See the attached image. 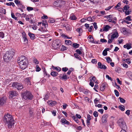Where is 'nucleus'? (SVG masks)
<instances>
[{
  "label": "nucleus",
  "instance_id": "f257e3e1",
  "mask_svg": "<svg viewBox=\"0 0 132 132\" xmlns=\"http://www.w3.org/2000/svg\"><path fill=\"white\" fill-rule=\"evenodd\" d=\"M18 63L21 69L23 70L25 69L28 65V61L26 57L21 55L17 59Z\"/></svg>",
  "mask_w": 132,
  "mask_h": 132
},
{
  "label": "nucleus",
  "instance_id": "f03ea898",
  "mask_svg": "<svg viewBox=\"0 0 132 132\" xmlns=\"http://www.w3.org/2000/svg\"><path fill=\"white\" fill-rule=\"evenodd\" d=\"M3 120L6 124H7L8 128H11L14 124V120L11 115L8 114L5 115L3 118Z\"/></svg>",
  "mask_w": 132,
  "mask_h": 132
},
{
  "label": "nucleus",
  "instance_id": "7ed1b4c3",
  "mask_svg": "<svg viewBox=\"0 0 132 132\" xmlns=\"http://www.w3.org/2000/svg\"><path fill=\"white\" fill-rule=\"evenodd\" d=\"M23 98L26 100H31L33 97V96L29 91L26 90L22 93Z\"/></svg>",
  "mask_w": 132,
  "mask_h": 132
},
{
  "label": "nucleus",
  "instance_id": "20e7f679",
  "mask_svg": "<svg viewBox=\"0 0 132 132\" xmlns=\"http://www.w3.org/2000/svg\"><path fill=\"white\" fill-rule=\"evenodd\" d=\"M13 55L12 51H7L4 56L3 59L5 61L8 62L12 58Z\"/></svg>",
  "mask_w": 132,
  "mask_h": 132
},
{
  "label": "nucleus",
  "instance_id": "39448f33",
  "mask_svg": "<svg viewBox=\"0 0 132 132\" xmlns=\"http://www.w3.org/2000/svg\"><path fill=\"white\" fill-rule=\"evenodd\" d=\"M117 123L120 127L122 129H126L127 127L123 119L122 118L119 119L117 121Z\"/></svg>",
  "mask_w": 132,
  "mask_h": 132
},
{
  "label": "nucleus",
  "instance_id": "423d86ee",
  "mask_svg": "<svg viewBox=\"0 0 132 132\" xmlns=\"http://www.w3.org/2000/svg\"><path fill=\"white\" fill-rule=\"evenodd\" d=\"M61 45L60 41L59 40H56L52 44V46L54 49L55 50H58L60 48V46Z\"/></svg>",
  "mask_w": 132,
  "mask_h": 132
},
{
  "label": "nucleus",
  "instance_id": "0eeeda50",
  "mask_svg": "<svg viewBox=\"0 0 132 132\" xmlns=\"http://www.w3.org/2000/svg\"><path fill=\"white\" fill-rule=\"evenodd\" d=\"M12 86L16 88L18 90H21L23 88V85L22 84L16 82H13Z\"/></svg>",
  "mask_w": 132,
  "mask_h": 132
},
{
  "label": "nucleus",
  "instance_id": "6e6552de",
  "mask_svg": "<svg viewBox=\"0 0 132 132\" xmlns=\"http://www.w3.org/2000/svg\"><path fill=\"white\" fill-rule=\"evenodd\" d=\"M112 35L111 36V38L113 40L114 38H117L119 36V34L117 29H114L112 32Z\"/></svg>",
  "mask_w": 132,
  "mask_h": 132
},
{
  "label": "nucleus",
  "instance_id": "1a4fd4ad",
  "mask_svg": "<svg viewBox=\"0 0 132 132\" xmlns=\"http://www.w3.org/2000/svg\"><path fill=\"white\" fill-rule=\"evenodd\" d=\"M7 98L5 96L0 98V106H2L5 104L6 102Z\"/></svg>",
  "mask_w": 132,
  "mask_h": 132
},
{
  "label": "nucleus",
  "instance_id": "9d476101",
  "mask_svg": "<svg viewBox=\"0 0 132 132\" xmlns=\"http://www.w3.org/2000/svg\"><path fill=\"white\" fill-rule=\"evenodd\" d=\"M87 38L88 40L90 41V42L95 44H98V42H99V41H94V39L92 36H89Z\"/></svg>",
  "mask_w": 132,
  "mask_h": 132
},
{
  "label": "nucleus",
  "instance_id": "9b49d317",
  "mask_svg": "<svg viewBox=\"0 0 132 132\" xmlns=\"http://www.w3.org/2000/svg\"><path fill=\"white\" fill-rule=\"evenodd\" d=\"M108 116V114H104L103 116L102 119V121L103 123H105L107 122L106 119Z\"/></svg>",
  "mask_w": 132,
  "mask_h": 132
},
{
  "label": "nucleus",
  "instance_id": "f8f14e48",
  "mask_svg": "<svg viewBox=\"0 0 132 132\" xmlns=\"http://www.w3.org/2000/svg\"><path fill=\"white\" fill-rule=\"evenodd\" d=\"M9 97L10 98H12L14 96H15L17 95V93L15 91H12L10 92Z\"/></svg>",
  "mask_w": 132,
  "mask_h": 132
},
{
  "label": "nucleus",
  "instance_id": "ddd939ff",
  "mask_svg": "<svg viewBox=\"0 0 132 132\" xmlns=\"http://www.w3.org/2000/svg\"><path fill=\"white\" fill-rule=\"evenodd\" d=\"M98 67L101 69H103L104 70L106 69L107 67L104 65H102L101 63L100 62H99L98 63Z\"/></svg>",
  "mask_w": 132,
  "mask_h": 132
},
{
  "label": "nucleus",
  "instance_id": "4468645a",
  "mask_svg": "<svg viewBox=\"0 0 132 132\" xmlns=\"http://www.w3.org/2000/svg\"><path fill=\"white\" fill-rule=\"evenodd\" d=\"M48 104L51 106H53L57 103L55 101H48Z\"/></svg>",
  "mask_w": 132,
  "mask_h": 132
},
{
  "label": "nucleus",
  "instance_id": "2eb2a0df",
  "mask_svg": "<svg viewBox=\"0 0 132 132\" xmlns=\"http://www.w3.org/2000/svg\"><path fill=\"white\" fill-rule=\"evenodd\" d=\"M107 85V84L105 82L102 84L100 87V90L102 91H104Z\"/></svg>",
  "mask_w": 132,
  "mask_h": 132
},
{
  "label": "nucleus",
  "instance_id": "dca6fc26",
  "mask_svg": "<svg viewBox=\"0 0 132 132\" xmlns=\"http://www.w3.org/2000/svg\"><path fill=\"white\" fill-rule=\"evenodd\" d=\"M60 77L61 79H63L65 80H67L69 78V77H67L65 73H63L62 75L61 74Z\"/></svg>",
  "mask_w": 132,
  "mask_h": 132
},
{
  "label": "nucleus",
  "instance_id": "f3484780",
  "mask_svg": "<svg viewBox=\"0 0 132 132\" xmlns=\"http://www.w3.org/2000/svg\"><path fill=\"white\" fill-rule=\"evenodd\" d=\"M87 119L86 120L87 124L88 125H89L90 124V121L91 119L90 116L89 114L87 115Z\"/></svg>",
  "mask_w": 132,
  "mask_h": 132
},
{
  "label": "nucleus",
  "instance_id": "a211bd4d",
  "mask_svg": "<svg viewBox=\"0 0 132 132\" xmlns=\"http://www.w3.org/2000/svg\"><path fill=\"white\" fill-rule=\"evenodd\" d=\"M126 74L129 78L132 80V72L129 71L127 72Z\"/></svg>",
  "mask_w": 132,
  "mask_h": 132
},
{
  "label": "nucleus",
  "instance_id": "6ab92c4d",
  "mask_svg": "<svg viewBox=\"0 0 132 132\" xmlns=\"http://www.w3.org/2000/svg\"><path fill=\"white\" fill-rule=\"evenodd\" d=\"M34 109L33 108H30L29 109V113L30 116H32L33 115Z\"/></svg>",
  "mask_w": 132,
  "mask_h": 132
},
{
  "label": "nucleus",
  "instance_id": "aec40b11",
  "mask_svg": "<svg viewBox=\"0 0 132 132\" xmlns=\"http://www.w3.org/2000/svg\"><path fill=\"white\" fill-rule=\"evenodd\" d=\"M61 121L62 123L66 124L67 125H69V122L67 120L64 119H62L61 120Z\"/></svg>",
  "mask_w": 132,
  "mask_h": 132
},
{
  "label": "nucleus",
  "instance_id": "412c9836",
  "mask_svg": "<svg viewBox=\"0 0 132 132\" xmlns=\"http://www.w3.org/2000/svg\"><path fill=\"white\" fill-rule=\"evenodd\" d=\"M28 35L31 39L34 40V39L35 36L34 34L29 32L28 33Z\"/></svg>",
  "mask_w": 132,
  "mask_h": 132
},
{
  "label": "nucleus",
  "instance_id": "4be33fe9",
  "mask_svg": "<svg viewBox=\"0 0 132 132\" xmlns=\"http://www.w3.org/2000/svg\"><path fill=\"white\" fill-rule=\"evenodd\" d=\"M123 47L126 48L127 50H129L131 48V44H127L123 46Z\"/></svg>",
  "mask_w": 132,
  "mask_h": 132
},
{
  "label": "nucleus",
  "instance_id": "5701e85b",
  "mask_svg": "<svg viewBox=\"0 0 132 132\" xmlns=\"http://www.w3.org/2000/svg\"><path fill=\"white\" fill-rule=\"evenodd\" d=\"M122 32L124 35H126L128 34L127 29L125 28H122Z\"/></svg>",
  "mask_w": 132,
  "mask_h": 132
},
{
  "label": "nucleus",
  "instance_id": "b1692460",
  "mask_svg": "<svg viewBox=\"0 0 132 132\" xmlns=\"http://www.w3.org/2000/svg\"><path fill=\"white\" fill-rule=\"evenodd\" d=\"M111 28L108 25H106L104 28L103 31H108L109 29Z\"/></svg>",
  "mask_w": 132,
  "mask_h": 132
},
{
  "label": "nucleus",
  "instance_id": "393cba45",
  "mask_svg": "<svg viewBox=\"0 0 132 132\" xmlns=\"http://www.w3.org/2000/svg\"><path fill=\"white\" fill-rule=\"evenodd\" d=\"M31 78L30 77L27 78L25 80V82L27 84H30V81Z\"/></svg>",
  "mask_w": 132,
  "mask_h": 132
},
{
  "label": "nucleus",
  "instance_id": "a878e982",
  "mask_svg": "<svg viewBox=\"0 0 132 132\" xmlns=\"http://www.w3.org/2000/svg\"><path fill=\"white\" fill-rule=\"evenodd\" d=\"M14 2L18 6L22 3L21 1L19 0H15Z\"/></svg>",
  "mask_w": 132,
  "mask_h": 132
},
{
  "label": "nucleus",
  "instance_id": "bb28decb",
  "mask_svg": "<svg viewBox=\"0 0 132 132\" xmlns=\"http://www.w3.org/2000/svg\"><path fill=\"white\" fill-rule=\"evenodd\" d=\"M42 23V25L45 27H48L47 23L46 22V21L45 20H44Z\"/></svg>",
  "mask_w": 132,
  "mask_h": 132
},
{
  "label": "nucleus",
  "instance_id": "cd10ccee",
  "mask_svg": "<svg viewBox=\"0 0 132 132\" xmlns=\"http://www.w3.org/2000/svg\"><path fill=\"white\" fill-rule=\"evenodd\" d=\"M58 73L56 72H52L51 73V75L53 77H55L58 75Z\"/></svg>",
  "mask_w": 132,
  "mask_h": 132
},
{
  "label": "nucleus",
  "instance_id": "c85d7f7f",
  "mask_svg": "<svg viewBox=\"0 0 132 132\" xmlns=\"http://www.w3.org/2000/svg\"><path fill=\"white\" fill-rule=\"evenodd\" d=\"M72 46L74 48H76L79 47V44L76 43H74L73 44Z\"/></svg>",
  "mask_w": 132,
  "mask_h": 132
},
{
  "label": "nucleus",
  "instance_id": "c756f323",
  "mask_svg": "<svg viewBox=\"0 0 132 132\" xmlns=\"http://www.w3.org/2000/svg\"><path fill=\"white\" fill-rule=\"evenodd\" d=\"M131 10L130 9L128 10L127 11H125V13L126 15H129L131 13Z\"/></svg>",
  "mask_w": 132,
  "mask_h": 132
},
{
  "label": "nucleus",
  "instance_id": "7c9ffc66",
  "mask_svg": "<svg viewBox=\"0 0 132 132\" xmlns=\"http://www.w3.org/2000/svg\"><path fill=\"white\" fill-rule=\"evenodd\" d=\"M70 18L71 20H75L77 19L76 16L73 15H71L70 16Z\"/></svg>",
  "mask_w": 132,
  "mask_h": 132
},
{
  "label": "nucleus",
  "instance_id": "2f4dec72",
  "mask_svg": "<svg viewBox=\"0 0 132 132\" xmlns=\"http://www.w3.org/2000/svg\"><path fill=\"white\" fill-rule=\"evenodd\" d=\"M74 55L76 58L78 60H80L81 58L80 56L77 53H75L74 54Z\"/></svg>",
  "mask_w": 132,
  "mask_h": 132
},
{
  "label": "nucleus",
  "instance_id": "473e14b6",
  "mask_svg": "<svg viewBox=\"0 0 132 132\" xmlns=\"http://www.w3.org/2000/svg\"><path fill=\"white\" fill-rule=\"evenodd\" d=\"M6 5L8 6H11L12 5L13 6H14L15 5L14 3L13 2H10L9 3H6Z\"/></svg>",
  "mask_w": 132,
  "mask_h": 132
},
{
  "label": "nucleus",
  "instance_id": "72a5a7b5",
  "mask_svg": "<svg viewBox=\"0 0 132 132\" xmlns=\"http://www.w3.org/2000/svg\"><path fill=\"white\" fill-rule=\"evenodd\" d=\"M65 44L66 45H68L71 44L72 42L70 40H65Z\"/></svg>",
  "mask_w": 132,
  "mask_h": 132
},
{
  "label": "nucleus",
  "instance_id": "f704fd0d",
  "mask_svg": "<svg viewBox=\"0 0 132 132\" xmlns=\"http://www.w3.org/2000/svg\"><path fill=\"white\" fill-rule=\"evenodd\" d=\"M119 107L120 109L122 111H124L125 110V107L122 105H120Z\"/></svg>",
  "mask_w": 132,
  "mask_h": 132
},
{
  "label": "nucleus",
  "instance_id": "c9c22d12",
  "mask_svg": "<svg viewBox=\"0 0 132 132\" xmlns=\"http://www.w3.org/2000/svg\"><path fill=\"white\" fill-rule=\"evenodd\" d=\"M122 23L123 24L126 23L127 24H129L131 23L130 22H129L126 20L123 19L122 20Z\"/></svg>",
  "mask_w": 132,
  "mask_h": 132
},
{
  "label": "nucleus",
  "instance_id": "e433bc0d",
  "mask_svg": "<svg viewBox=\"0 0 132 132\" xmlns=\"http://www.w3.org/2000/svg\"><path fill=\"white\" fill-rule=\"evenodd\" d=\"M129 6L128 5H125L123 8V10H125L126 11H127L129 8Z\"/></svg>",
  "mask_w": 132,
  "mask_h": 132
},
{
  "label": "nucleus",
  "instance_id": "4c0bfd02",
  "mask_svg": "<svg viewBox=\"0 0 132 132\" xmlns=\"http://www.w3.org/2000/svg\"><path fill=\"white\" fill-rule=\"evenodd\" d=\"M52 67L53 69H55L58 71H61V68L59 67H55L53 66Z\"/></svg>",
  "mask_w": 132,
  "mask_h": 132
},
{
  "label": "nucleus",
  "instance_id": "58836bf2",
  "mask_svg": "<svg viewBox=\"0 0 132 132\" xmlns=\"http://www.w3.org/2000/svg\"><path fill=\"white\" fill-rule=\"evenodd\" d=\"M106 60L107 62L108 63H109L110 62L112 61V60L109 56H108L107 57L106 59Z\"/></svg>",
  "mask_w": 132,
  "mask_h": 132
},
{
  "label": "nucleus",
  "instance_id": "ea45409f",
  "mask_svg": "<svg viewBox=\"0 0 132 132\" xmlns=\"http://www.w3.org/2000/svg\"><path fill=\"white\" fill-rule=\"evenodd\" d=\"M67 48L63 45H62L61 50V51H64L67 50Z\"/></svg>",
  "mask_w": 132,
  "mask_h": 132
},
{
  "label": "nucleus",
  "instance_id": "a19ab883",
  "mask_svg": "<svg viewBox=\"0 0 132 132\" xmlns=\"http://www.w3.org/2000/svg\"><path fill=\"white\" fill-rule=\"evenodd\" d=\"M119 99L120 100V102L121 103H125L126 102V100H125L120 97L119 98Z\"/></svg>",
  "mask_w": 132,
  "mask_h": 132
},
{
  "label": "nucleus",
  "instance_id": "79ce46f5",
  "mask_svg": "<svg viewBox=\"0 0 132 132\" xmlns=\"http://www.w3.org/2000/svg\"><path fill=\"white\" fill-rule=\"evenodd\" d=\"M73 69L72 68H70L69 69V70L68 71L67 74L68 75H70L71 74V72L73 71Z\"/></svg>",
  "mask_w": 132,
  "mask_h": 132
},
{
  "label": "nucleus",
  "instance_id": "37998d69",
  "mask_svg": "<svg viewBox=\"0 0 132 132\" xmlns=\"http://www.w3.org/2000/svg\"><path fill=\"white\" fill-rule=\"evenodd\" d=\"M4 33L2 32H0V38H4Z\"/></svg>",
  "mask_w": 132,
  "mask_h": 132
},
{
  "label": "nucleus",
  "instance_id": "c03bdc74",
  "mask_svg": "<svg viewBox=\"0 0 132 132\" xmlns=\"http://www.w3.org/2000/svg\"><path fill=\"white\" fill-rule=\"evenodd\" d=\"M112 19H113L112 23L114 24H116V21L117 20V18L116 17H114L113 18H112Z\"/></svg>",
  "mask_w": 132,
  "mask_h": 132
},
{
  "label": "nucleus",
  "instance_id": "a18cd8bd",
  "mask_svg": "<svg viewBox=\"0 0 132 132\" xmlns=\"http://www.w3.org/2000/svg\"><path fill=\"white\" fill-rule=\"evenodd\" d=\"M18 6L19 7V8H21L22 9H24L25 8V6L22 4V3Z\"/></svg>",
  "mask_w": 132,
  "mask_h": 132
},
{
  "label": "nucleus",
  "instance_id": "49530a36",
  "mask_svg": "<svg viewBox=\"0 0 132 132\" xmlns=\"http://www.w3.org/2000/svg\"><path fill=\"white\" fill-rule=\"evenodd\" d=\"M36 71H39L41 70L40 68L39 67L38 65H37L36 67Z\"/></svg>",
  "mask_w": 132,
  "mask_h": 132
},
{
  "label": "nucleus",
  "instance_id": "de8ad7c7",
  "mask_svg": "<svg viewBox=\"0 0 132 132\" xmlns=\"http://www.w3.org/2000/svg\"><path fill=\"white\" fill-rule=\"evenodd\" d=\"M102 54L104 56L106 55L107 54V50H106V49L104 50Z\"/></svg>",
  "mask_w": 132,
  "mask_h": 132
},
{
  "label": "nucleus",
  "instance_id": "09e8293b",
  "mask_svg": "<svg viewBox=\"0 0 132 132\" xmlns=\"http://www.w3.org/2000/svg\"><path fill=\"white\" fill-rule=\"evenodd\" d=\"M93 114L95 117H97L98 116V113L97 111H95L93 113Z\"/></svg>",
  "mask_w": 132,
  "mask_h": 132
},
{
  "label": "nucleus",
  "instance_id": "8fccbe9b",
  "mask_svg": "<svg viewBox=\"0 0 132 132\" xmlns=\"http://www.w3.org/2000/svg\"><path fill=\"white\" fill-rule=\"evenodd\" d=\"M33 62L36 64H37L39 63L38 60L36 58H34L33 60Z\"/></svg>",
  "mask_w": 132,
  "mask_h": 132
},
{
  "label": "nucleus",
  "instance_id": "3c124183",
  "mask_svg": "<svg viewBox=\"0 0 132 132\" xmlns=\"http://www.w3.org/2000/svg\"><path fill=\"white\" fill-rule=\"evenodd\" d=\"M68 70V68L66 67L63 68L62 69V70L64 72H66Z\"/></svg>",
  "mask_w": 132,
  "mask_h": 132
},
{
  "label": "nucleus",
  "instance_id": "603ef678",
  "mask_svg": "<svg viewBox=\"0 0 132 132\" xmlns=\"http://www.w3.org/2000/svg\"><path fill=\"white\" fill-rule=\"evenodd\" d=\"M114 92L116 96L118 97L119 95V93L118 91L116 90H114Z\"/></svg>",
  "mask_w": 132,
  "mask_h": 132
},
{
  "label": "nucleus",
  "instance_id": "864d4df0",
  "mask_svg": "<svg viewBox=\"0 0 132 132\" xmlns=\"http://www.w3.org/2000/svg\"><path fill=\"white\" fill-rule=\"evenodd\" d=\"M131 16H128L127 17L125 18V20H127L129 21H130L131 20Z\"/></svg>",
  "mask_w": 132,
  "mask_h": 132
},
{
  "label": "nucleus",
  "instance_id": "5fc2aeb1",
  "mask_svg": "<svg viewBox=\"0 0 132 132\" xmlns=\"http://www.w3.org/2000/svg\"><path fill=\"white\" fill-rule=\"evenodd\" d=\"M76 52L77 53V54L80 55L82 54L81 51L79 49H78L76 50Z\"/></svg>",
  "mask_w": 132,
  "mask_h": 132
},
{
  "label": "nucleus",
  "instance_id": "6e6d98bb",
  "mask_svg": "<svg viewBox=\"0 0 132 132\" xmlns=\"http://www.w3.org/2000/svg\"><path fill=\"white\" fill-rule=\"evenodd\" d=\"M27 10L28 11H30L32 10H33V8L32 7L29 6L27 7Z\"/></svg>",
  "mask_w": 132,
  "mask_h": 132
},
{
  "label": "nucleus",
  "instance_id": "4d7b16f0",
  "mask_svg": "<svg viewBox=\"0 0 132 132\" xmlns=\"http://www.w3.org/2000/svg\"><path fill=\"white\" fill-rule=\"evenodd\" d=\"M77 31L79 33H82L83 31L82 29L81 28H78L77 29Z\"/></svg>",
  "mask_w": 132,
  "mask_h": 132
},
{
  "label": "nucleus",
  "instance_id": "13d9d810",
  "mask_svg": "<svg viewBox=\"0 0 132 132\" xmlns=\"http://www.w3.org/2000/svg\"><path fill=\"white\" fill-rule=\"evenodd\" d=\"M37 27L36 25L35 24H34L32 25V28L34 30H36L37 29Z\"/></svg>",
  "mask_w": 132,
  "mask_h": 132
},
{
  "label": "nucleus",
  "instance_id": "bf43d9fd",
  "mask_svg": "<svg viewBox=\"0 0 132 132\" xmlns=\"http://www.w3.org/2000/svg\"><path fill=\"white\" fill-rule=\"evenodd\" d=\"M11 15L12 17L14 19H15V20H16L17 18L15 16V15H14V13H12L11 14Z\"/></svg>",
  "mask_w": 132,
  "mask_h": 132
},
{
  "label": "nucleus",
  "instance_id": "052dcab7",
  "mask_svg": "<svg viewBox=\"0 0 132 132\" xmlns=\"http://www.w3.org/2000/svg\"><path fill=\"white\" fill-rule=\"evenodd\" d=\"M100 41L102 43H106L107 41V40L104 39H101Z\"/></svg>",
  "mask_w": 132,
  "mask_h": 132
},
{
  "label": "nucleus",
  "instance_id": "680f3d73",
  "mask_svg": "<svg viewBox=\"0 0 132 132\" xmlns=\"http://www.w3.org/2000/svg\"><path fill=\"white\" fill-rule=\"evenodd\" d=\"M44 73L45 75L48 76V77L50 76V75L47 74V72L46 70L45 69L44 71Z\"/></svg>",
  "mask_w": 132,
  "mask_h": 132
},
{
  "label": "nucleus",
  "instance_id": "e2e57ef3",
  "mask_svg": "<svg viewBox=\"0 0 132 132\" xmlns=\"http://www.w3.org/2000/svg\"><path fill=\"white\" fill-rule=\"evenodd\" d=\"M130 110H127L125 112V113L129 116L130 114Z\"/></svg>",
  "mask_w": 132,
  "mask_h": 132
},
{
  "label": "nucleus",
  "instance_id": "0e129e2a",
  "mask_svg": "<svg viewBox=\"0 0 132 132\" xmlns=\"http://www.w3.org/2000/svg\"><path fill=\"white\" fill-rule=\"evenodd\" d=\"M11 80L9 79H6L5 80V82H6V84H9L11 81Z\"/></svg>",
  "mask_w": 132,
  "mask_h": 132
},
{
  "label": "nucleus",
  "instance_id": "69168bd1",
  "mask_svg": "<svg viewBox=\"0 0 132 132\" xmlns=\"http://www.w3.org/2000/svg\"><path fill=\"white\" fill-rule=\"evenodd\" d=\"M73 118L77 123H78L79 122V120L77 118L74 116L73 117Z\"/></svg>",
  "mask_w": 132,
  "mask_h": 132
},
{
  "label": "nucleus",
  "instance_id": "338daca9",
  "mask_svg": "<svg viewBox=\"0 0 132 132\" xmlns=\"http://www.w3.org/2000/svg\"><path fill=\"white\" fill-rule=\"evenodd\" d=\"M93 25L94 26V27L96 30L97 29V25L96 23L94 22L93 23Z\"/></svg>",
  "mask_w": 132,
  "mask_h": 132
},
{
  "label": "nucleus",
  "instance_id": "774afa93",
  "mask_svg": "<svg viewBox=\"0 0 132 132\" xmlns=\"http://www.w3.org/2000/svg\"><path fill=\"white\" fill-rule=\"evenodd\" d=\"M121 3L120 2H119L117 5L114 7L115 8H117L118 7H120L121 5Z\"/></svg>",
  "mask_w": 132,
  "mask_h": 132
}]
</instances>
